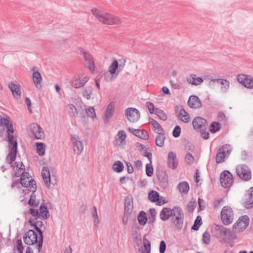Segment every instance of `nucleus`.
I'll list each match as a JSON object with an SVG mask.
<instances>
[{
    "label": "nucleus",
    "mask_w": 253,
    "mask_h": 253,
    "mask_svg": "<svg viewBox=\"0 0 253 253\" xmlns=\"http://www.w3.org/2000/svg\"><path fill=\"white\" fill-rule=\"evenodd\" d=\"M177 117L179 120L185 123H188L190 121L189 114L183 108L180 109Z\"/></svg>",
    "instance_id": "obj_34"
},
{
    "label": "nucleus",
    "mask_w": 253,
    "mask_h": 253,
    "mask_svg": "<svg viewBox=\"0 0 253 253\" xmlns=\"http://www.w3.org/2000/svg\"><path fill=\"white\" fill-rule=\"evenodd\" d=\"M137 219L140 225L144 226L148 221L146 212L143 211H141L137 216Z\"/></svg>",
    "instance_id": "obj_38"
},
{
    "label": "nucleus",
    "mask_w": 253,
    "mask_h": 253,
    "mask_svg": "<svg viewBox=\"0 0 253 253\" xmlns=\"http://www.w3.org/2000/svg\"><path fill=\"white\" fill-rule=\"evenodd\" d=\"M115 103L114 102H110L108 105L105 111V116L106 119H109L111 118L114 113L115 110Z\"/></svg>",
    "instance_id": "obj_33"
},
{
    "label": "nucleus",
    "mask_w": 253,
    "mask_h": 253,
    "mask_svg": "<svg viewBox=\"0 0 253 253\" xmlns=\"http://www.w3.org/2000/svg\"><path fill=\"white\" fill-rule=\"evenodd\" d=\"M239 83L248 88H253V78L249 75L240 74L237 76Z\"/></svg>",
    "instance_id": "obj_14"
},
{
    "label": "nucleus",
    "mask_w": 253,
    "mask_h": 253,
    "mask_svg": "<svg viewBox=\"0 0 253 253\" xmlns=\"http://www.w3.org/2000/svg\"><path fill=\"white\" fill-rule=\"evenodd\" d=\"M230 145L228 144H226L221 146V147L218 150V151H220L222 153L225 152V154L227 156H229L231 152V150L230 148Z\"/></svg>",
    "instance_id": "obj_48"
},
{
    "label": "nucleus",
    "mask_w": 253,
    "mask_h": 253,
    "mask_svg": "<svg viewBox=\"0 0 253 253\" xmlns=\"http://www.w3.org/2000/svg\"><path fill=\"white\" fill-rule=\"evenodd\" d=\"M146 106L149 111L150 114H153L155 113L156 109L154 104L151 102H147L146 103Z\"/></svg>",
    "instance_id": "obj_58"
},
{
    "label": "nucleus",
    "mask_w": 253,
    "mask_h": 253,
    "mask_svg": "<svg viewBox=\"0 0 253 253\" xmlns=\"http://www.w3.org/2000/svg\"><path fill=\"white\" fill-rule=\"evenodd\" d=\"M91 11L100 22L105 24L114 25L121 23V20L118 17L99 10L96 8L91 9Z\"/></svg>",
    "instance_id": "obj_2"
},
{
    "label": "nucleus",
    "mask_w": 253,
    "mask_h": 253,
    "mask_svg": "<svg viewBox=\"0 0 253 253\" xmlns=\"http://www.w3.org/2000/svg\"><path fill=\"white\" fill-rule=\"evenodd\" d=\"M133 228H135V230L132 234V237L133 240L135 242H136L137 244H141L142 242V238L141 236V232L140 231V228L137 225V223H135L134 225H133Z\"/></svg>",
    "instance_id": "obj_32"
},
{
    "label": "nucleus",
    "mask_w": 253,
    "mask_h": 253,
    "mask_svg": "<svg viewBox=\"0 0 253 253\" xmlns=\"http://www.w3.org/2000/svg\"><path fill=\"white\" fill-rule=\"evenodd\" d=\"M70 110L71 111L73 116L76 117L78 115V111L77 109L76 108V106L73 104H70L68 105Z\"/></svg>",
    "instance_id": "obj_63"
},
{
    "label": "nucleus",
    "mask_w": 253,
    "mask_h": 253,
    "mask_svg": "<svg viewBox=\"0 0 253 253\" xmlns=\"http://www.w3.org/2000/svg\"><path fill=\"white\" fill-rule=\"evenodd\" d=\"M119 63L118 61L117 60H115L111 65L109 66L108 70L107 71L109 72L112 75H118L119 73Z\"/></svg>",
    "instance_id": "obj_39"
},
{
    "label": "nucleus",
    "mask_w": 253,
    "mask_h": 253,
    "mask_svg": "<svg viewBox=\"0 0 253 253\" xmlns=\"http://www.w3.org/2000/svg\"><path fill=\"white\" fill-rule=\"evenodd\" d=\"M30 131L33 137L36 139H41L44 136L42 128L36 123L31 124L29 126Z\"/></svg>",
    "instance_id": "obj_19"
},
{
    "label": "nucleus",
    "mask_w": 253,
    "mask_h": 253,
    "mask_svg": "<svg viewBox=\"0 0 253 253\" xmlns=\"http://www.w3.org/2000/svg\"><path fill=\"white\" fill-rule=\"evenodd\" d=\"M187 103L188 106L193 109H199L202 107L200 98L195 95H192L189 97Z\"/></svg>",
    "instance_id": "obj_23"
},
{
    "label": "nucleus",
    "mask_w": 253,
    "mask_h": 253,
    "mask_svg": "<svg viewBox=\"0 0 253 253\" xmlns=\"http://www.w3.org/2000/svg\"><path fill=\"white\" fill-rule=\"evenodd\" d=\"M112 168L115 171L120 173L123 171L124 166L122 162L118 161L114 163Z\"/></svg>",
    "instance_id": "obj_40"
},
{
    "label": "nucleus",
    "mask_w": 253,
    "mask_h": 253,
    "mask_svg": "<svg viewBox=\"0 0 253 253\" xmlns=\"http://www.w3.org/2000/svg\"><path fill=\"white\" fill-rule=\"evenodd\" d=\"M30 224L34 227L35 230L38 233L39 235V239L37 240V248L38 250V252H40L41 249L42 247L43 241V233L41 229H40L38 226L36 225V222H32V220L30 219L29 221Z\"/></svg>",
    "instance_id": "obj_20"
},
{
    "label": "nucleus",
    "mask_w": 253,
    "mask_h": 253,
    "mask_svg": "<svg viewBox=\"0 0 253 253\" xmlns=\"http://www.w3.org/2000/svg\"><path fill=\"white\" fill-rule=\"evenodd\" d=\"M156 175L160 186L164 189H166L169 185V176L167 171L163 169H158L156 171Z\"/></svg>",
    "instance_id": "obj_13"
},
{
    "label": "nucleus",
    "mask_w": 253,
    "mask_h": 253,
    "mask_svg": "<svg viewBox=\"0 0 253 253\" xmlns=\"http://www.w3.org/2000/svg\"><path fill=\"white\" fill-rule=\"evenodd\" d=\"M85 111L87 116L93 119L96 117L95 109L93 107H89L88 108L85 109Z\"/></svg>",
    "instance_id": "obj_52"
},
{
    "label": "nucleus",
    "mask_w": 253,
    "mask_h": 253,
    "mask_svg": "<svg viewBox=\"0 0 253 253\" xmlns=\"http://www.w3.org/2000/svg\"><path fill=\"white\" fill-rule=\"evenodd\" d=\"M166 244L164 240L160 242L159 252L160 253H164L166 250Z\"/></svg>",
    "instance_id": "obj_64"
},
{
    "label": "nucleus",
    "mask_w": 253,
    "mask_h": 253,
    "mask_svg": "<svg viewBox=\"0 0 253 253\" xmlns=\"http://www.w3.org/2000/svg\"><path fill=\"white\" fill-rule=\"evenodd\" d=\"M92 93V88L90 86H87L85 88L83 92V95L87 99H89Z\"/></svg>",
    "instance_id": "obj_49"
},
{
    "label": "nucleus",
    "mask_w": 253,
    "mask_h": 253,
    "mask_svg": "<svg viewBox=\"0 0 253 253\" xmlns=\"http://www.w3.org/2000/svg\"><path fill=\"white\" fill-rule=\"evenodd\" d=\"M154 114H155L160 118V119L163 121H166L167 120V116L162 110L156 108Z\"/></svg>",
    "instance_id": "obj_45"
},
{
    "label": "nucleus",
    "mask_w": 253,
    "mask_h": 253,
    "mask_svg": "<svg viewBox=\"0 0 253 253\" xmlns=\"http://www.w3.org/2000/svg\"><path fill=\"white\" fill-rule=\"evenodd\" d=\"M124 212L126 215H130L133 209V202L131 196H127L125 198Z\"/></svg>",
    "instance_id": "obj_24"
},
{
    "label": "nucleus",
    "mask_w": 253,
    "mask_h": 253,
    "mask_svg": "<svg viewBox=\"0 0 253 253\" xmlns=\"http://www.w3.org/2000/svg\"><path fill=\"white\" fill-rule=\"evenodd\" d=\"M192 125L194 129L200 132L201 136L204 139L209 138L210 134L207 130L208 122L206 119L201 117H197L193 120Z\"/></svg>",
    "instance_id": "obj_3"
},
{
    "label": "nucleus",
    "mask_w": 253,
    "mask_h": 253,
    "mask_svg": "<svg viewBox=\"0 0 253 253\" xmlns=\"http://www.w3.org/2000/svg\"><path fill=\"white\" fill-rule=\"evenodd\" d=\"M88 80V77L84 75L75 76L70 82V84L72 87L80 88L83 87Z\"/></svg>",
    "instance_id": "obj_17"
},
{
    "label": "nucleus",
    "mask_w": 253,
    "mask_h": 253,
    "mask_svg": "<svg viewBox=\"0 0 253 253\" xmlns=\"http://www.w3.org/2000/svg\"><path fill=\"white\" fill-rule=\"evenodd\" d=\"M117 75L111 74L109 72L104 74V79L107 82H111L116 78Z\"/></svg>",
    "instance_id": "obj_56"
},
{
    "label": "nucleus",
    "mask_w": 253,
    "mask_h": 253,
    "mask_svg": "<svg viewBox=\"0 0 253 253\" xmlns=\"http://www.w3.org/2000/svg\"><path fill=\"white\" fill-rule=\"evenodd\" d=\"M202 240L206 245H209L211 242V235L210 234L207 232L205 231L202 235Z\"/></svg>",
    "instance_id": "obj_50"
},
{
    "label": "nucleus",
    "mask_w": 253,
    "mask_h": 253,
    "mask_svg": "<svg viewBox=\"0 0 253 253\" xmlns=\"http://www.w3.org/2000/svg\"><path fill=\"white\" fill-rule=\"evenodd\" d=\"M169 168L172 169H175L178 165V161L177 159L176 155L173 152L169 153L167 161Z\"/></svg>",
    "instance_id": "obj_22"
},
{
    "label": "nucleus",
    "mask_w": 253,
    "mask_h": 253,
    "mask_svg": "<svg viewBox=\"0 0 253 253\" xmlns=\"http://www.w3.org/2000/svg\"><path fill=\"white\" fill-rule=\"evenodd\" d=\"M143 243L144 249L146 251H149L151 252V243L149 240L146 238V235H145L143 237Z\"/></svg>",
    "instance_id": "obj_53"
},
{
    "label": "nucleus",
    "mask_w": 253,
    "mask_h": 253,
    "mask_svg": "<svg viewBox=\"0 0 253 253\" xmlns=\"http://www.w3.org/2000/svg\"><path fill=\"white\" fill-rule=\"evenodd\" d=\"M128 130L133 133V135L141 139L146 140L149 138V134L145 129H137L129 127Z\"/></svg>",
    "instance_id": "obj_25"
},
{
    "label": "nucleus",
    "mask_w": 253,
    "mask_h": 253,
    "mask_svg": "<svg viewBox=\"0 0 253 253\" xmlns=\"http://www.w3.org/2000/svg\"><path fill=\"white\" fill-rule=\"evenodd\" d=\"M7 132V139L8 142L9 152L6 156V160L11 162L15 161L17 153V142L15 137L10 133H13L14 129L13 126L10 127L6 128Z\"/></svg>",
    "instance_id": "obj_1"
},
{
    "label": "nucleus",
    "mask_w": 253,
    "mask_h": 253,
    "mask_svg": "<svg viewBox=\"0 0 253 253\" xmlns=\"http://www.w3.org/2000/svg\"><path fill=\"white\" fill-rule=\"evenodd\" d=\"M220 129V124L218 122H213L210 125V131L212 133H215Z\"/></svg>",
    "instance_id": "obj_47"
},
{
    "label": "nucleus",
    "mask_w": 253,
    "mask_h": 253,
    "mask_svg": "<svg viewBox=\"0 0 253 253\" xmlns=\"http://www.w3.org/2000/svg\"><path fill=\"white\" fill-rule=\"evenodd\" d=\"M176 209H171L169 208H164L161 211L160 216L161 220L166 221L169 219L170 217L172 216L173 213L174 212Z\"/></svg>",
    "instance_id": "obj_27"
},
{
    "label": "nucleus",
    "mask_w": 253,
    "mask_h": 253,
    "mask_svg": "<svg viewBox=\"0 0 253 253\" xmlns=\"http://www.w3.org/2000/svg\"><path fill=\"white\" fill-rule=\"evenodd\" d=\"M148 198L151 202L153 203H157V205L158 206H161L166 203L164 200L162 201H161L163 197H160L159 193L156 191H151L148 193Z\"/></svg>",
    "instance_id": "obj_21"
},
{
    "label": "nucleus",
    "mask_w": 253,
    "mask_h": 253,
    "mask_svg": "<svg viewBox=\"0 0 253 253\" xmlns=\"http://www.w3.org/2000/svg\"><path fill=\"white\" fill-rule=\"evenodd\" d=\"M250 223V218L247 215L240 216L238 220L233 225V229H236L237 227L239 228V231H244Z\"/></svg>",
    "instance_id": "obj_9"
},
{
    "label": "nucleus",
    "mask_w": 253,
    "mask_h": 253,
    "mask_svg": "<svg viewBox=\"0 0 253 253\" xmlns=\"http://www.w3.org/2000/svg\"><path fill=\"white\" fill-rule=\"evenodd\" d=\"M158 135L156 138V144L157 146L160 147H162L164 146V141L165 140L166 137L165 135V131L164 132H158Z\"/></svg>",
    "instance_id": "obj_36"
},
{
    "label": "nucleus",
    "mask_w": 253,
    "mask_h": 253,
    "mask_svg": "<svg viewBox=\"0 0 253 253\" xmlns=\"http://www.w3.org/2000/svg\"><path fill=\"white\" fill-rule=\"evenodd\" d=\"M220 84L223 85V88L225 89L224 91H226L229 88L230 83L228 80L226 79H222L221 82H220Z\"/></svg>",
    "instance_id": "obj_61"
},
{
    "label": "nucleus",
    "mask_w": 253,
    "mask_h": 253,
    "mask_svg": "<svg viewBox=\"0 0 253 253\" xmlns=\"http://www.w3.org/2000/svg\"><path fill=\"white\" fill-rule=\"evenodd\" d=\"M37 153L40 156H43L45 154V145L42 142L36 143Z\"/></svg>",
    "instance_id": "obj_42"
},
{
    "label": "nucleus",
    "mask_w": 253,
    "mask_h": 253,
    "mask_svg": "<svg viewBox=\"0 0 253 253\" xmlns=\"http://www.w3.org/2000/svg\"><path fill=\"white\" fill-rule=\"evenodd\" d=\"M39 211V213H40V216H41L44 219H47L49 218L50 216L49 211L47 207L44 205V203H42L40 205Z\"/></svg>",
    "instance_id": "obj_35"
},
{
    "label": "nucleus",
    "mask_w": 253,
    "mask_h": 253,
    "mask_svg": "<svg viewBox=\"0 0 253 253\" xmlns=\"http://www.w3.org/2000/svg\"><path fill=\"white\" fill-rule=\"evenodd\" d=\"M242 205L246 209L253 208V186L249 190L248 193L245 195L242 200Z\"/></svg>",
    "instance_id": "obj_16"
},
{
    "label": "nucleus",
    "mask_w": 253,
    "mask_h": 253,
    "mask_svg": "<svg viewBox=\"0 0 253 253\" xmlns=\"http://www.w3.org/2000/svg\"><path fill=\"white\" fill-rule=\"evenodd\" d=\"M23 241L27 245L36 244L38 239V235L35 230H29L23 236Z\"/></svg>",
    "instance_id": "obj_10"
},
{
    "label": "nucleus",
    "mask_w": 253,
    "mask_h": 253,
    "mask_svg": "<svg viewBox=\"0 0 253 253\" xmlns=\"http://www.w3.org/2000/svg\"><path fill=\"white\" fill-rule=\"evenodd\" d=\"M220 182L223 187L230 188L233 183V177L232 173L227 170L222 171L220 175Z\"/></svg>",
    "instance_id": "obj_8"
},
{
    "label": "nucleus",
    "mask_w": 253,
    "mask_h": 253,
    "mask_svg": "<svg viewBox=\"0 0 253 253\" xmlns=\"http://www.w3.org/2000/svg\"><path fill=\"white\" fill-rule=\"evenodd\" d=\"M71 141L73 143L72 148L75 153L80 154L83 150V144L79 136L71 135Z\"/></svg>",
    "instance_id": "obj_18"
},
{
    "label": "nucleus",
    "mask_w": 253,
    "mask_h": 253,
    "mask_svg": "<svg viewBox=\"0 0 253 253\" xmlns=\"http://www.w3.org/2000/svg\"><path fill=\"white\" fill-rule=\"evenodd\" d=\"M202 224V217L200 215H198L197 216V217L194 221V224L193 225V226L191 227V229L194 231H197L199 230L200 227L201 226V225Z\"/></svg>",
    "instance_id": "obj_43"
},
{
    "label": "nucleus",
    "mask_w": 253,
    "mask_h": 253,
    "mask_svg": "<svg viewBox=\"0 0 253 253\" xmlns=\"http://www.w3.org/2000/svg\"><path fill=\"white\" fill-rule=\"evenodd\" d=\"M30 213L34 217V220H37L39 218H40V213H39V210L38 209H35L33 208H31L29 209Z\"/></svg>",
    "instance_id": "obj_55"
},
{
    "label": "nucleus",
    "mask_w": 253,
    "mask_h": 253,
    "mask_svg": "<svg viewBox=\"0 0 253 253\" xmlns=\"http://www.w3.org/2000/svg\"><path fill=\"white\" fill-rule=\"evenodd\" d=\"M154 173V169L151 164L146 165V174L149 177H151Z\"/></svg>",
    "instance_id": "obj_57"
},
{
    "label": "nucleus",
    "mask_w": 253,
    "mask_h": 253,
    "mask_svg": "<svg viewBox=\"0 0 253 253\" xmlns=\"http://www.w3.org/2000/svg\"><path fill=\"white\" fill-rule=\"evenodd\" d=\"M37 185L30 188V190H29L30 192H32L30 198L28 202V204L29 206L33 207H37L39 204V201L36 200V196L35 192L37 190Z\"/></svg>",
    "instance_id": "obj_26"
},
{
    "label": "nucleus",
    "mask_w": 253,
    "mask_h": 253,
    "mask_svg": "<svg viewBox=\"0 0 253 253\" xmlns=\"http://www.w3.org/2000/svg\"><path fill=\"white\" fill-rule=\"evenodd\" d=\"M150 123L155 129H159L160 132H164V129L161 127L160 124L153 119L150 118Z\"/></svg>",
    "instance_id": "obj_51"
},
{
    "label": "nucleus",
    "mask_w": 253,
    "mask_h": 253,
    "mask_svg": "<svg viewBox=\"0 0 253 253\" xmlns=\"http://www.w3.org/2000/svg\"><path fill=\"white\" fill-rule=\"evenodd\" d=\"M174 209L176 210L173 213L171 221L177 229L180 230L183 224L184 213L181 208L178 206H174Z\"/></svg>",
    "instance_id": "obj_5"
},
{
    "label": "nucleus",
    "mask_w": 253,
    "mask_h": 253,
    "mask_svg": "<svg viewBox=\"0 0 253 253\" xmlns=\"http://www.w3.org/2000/svg\"><path fill=\"white\" fill-rule=\"evenodd\" d=\"M125 115L127 120L131 123L137 122L140 117L139 110L132 107L128 108L125 110Z\"/></svg>",
    "instance_id": "obj_11"
},
{
    "label": "nucleus",
    "mask_w": 253,
    "mask_h": 253,
    "mask_svg": "<svg viewBox=\"0 0 253 253\" xmlns=\"http://www.w3.org/2000/svg\"><path fill=\"white\" fill-rule=\"evenodd\" d=\"M8 87L14 98L17 99H19L20 97L21 94L20 85L19 84L12 83L9 84Z\"/></svg>",
    "instance_id": "obj_31"
},
{
    "label": "nucleus",
    "mask_w": 253,
    "mask_h": 253,
    "mask_svg": "<svg viewBox=\"0 0 253 253\" xmlns=\"http://www.w3.org/2000/svg\"><path fill=\"white\" fill-rule=\"evenodd\" d=\"M214 229L217 232L215 235L217 238L225 239L227 235L232 237L231 231L222 225H215Z\"/></svg>",
    "instance_id": "obj_15"
},
{
    "label": "nucleus",
    "mask_w": 253,
    "mask_h": 253,
    "mask_svg": "<svg viewBox=\"0 0 253 253\" xmlns=\"http://www.w3.org/2000/svg\"><path fill=\"white\" fill-rule=\"evenodd\" d=\"M78 50L80 54L83 56L84 60L86 62V66L90 71H94L95 64L92 56L82 47L79 48Z\"/></svg>",
    "instance_id": "obj_12"
},
{
    "label": "nucleus",
    "mask_w": 253,
    "mask_h": 253,
    "mask_svg": "<svg viewBox=\"0 0 253 253\" xmlns=\"http://www.w3.org/2000/svg\"><path fill=\"white\" fill-rule=\"evenodd\" d=\"M236 171L237 175L244 181H248L252 178L251 171L247 165L242 164L237 166Z\"/></svg>",
    "instance_id": "obj_7"
},
{
    "label": "nucleus",
    "mask_w": 253,
    "mask_h": 253,
    "mask_svg": "<svg viewBox=\"0 0 253 253\" xmlns=\"http://www.w3.org/2000/svg\"><path fill=\"white\" fill-rule=\"evenodd\" d=\"M169 83L171 84V86L174 88L176 89H179L181 88V84L180 82H178L177 83H175L173 81L170 80L169 81Z\"/></svg>",
    "instance_id": "obj_62"
},
{
    "label": "nucleus",
    "mask_w": 253,
    "mask_h": 253,
    "mask_svg": "<svg viewBox=\"0 0 253 253\" xmlns=\"http://www.w3.org/2000/svg\"><path fill=\"white\" fill-rule=\"evenodd\" d=\"M185 161L187 164L191 165L194 162V158L190 153H187L185 156Z\"/></svg>",
    "instance_id": "obj_54"
},
{
    "label": "nucleus",
    "mask_w": 253,
    "mask_h": 253,
    "mask_svg": "<svg viewBox=\"0 0 253 253\" xmlns=\"http://www.w3.org/2000/svg\"><path fill=\"white\" fill-rule=\"evenodd\" d=\"M118 135L119 136V138L120 140L121 143H122L123 141H124L126 137V133L125 131L123 130H119L118 132Z\"/></svg>",
    "instance_id": "obj_60"
},
{
    "label": "nucleus",
    "mask_w": 253,
    "mask_h": 253,
    "mask_svg": "<svg viewBox=\"0 0 253 253\" xmlns=\"http://www.w3.org/2000/svg\"><path fill=\"white\" fill-rule=\"evenodd\" d=\"M156 211L155 209H150L149 210V224L153 223L156 219Z\"/></svg>",
    "instance_id": "obj_46"
},
{
    "label": "nucleus",
    "mask_w": 253,
    "mask_h": 253,
    "mask_svg": "<svg viewBox=\"0 0 253 253\" xmlns=\"http://www.w3.org/2000/svg\"><path fill=\"white\" fill-rule=\"evenodd\" d=\"M177 187L180 192L184 194H187L189 190V184L185 181L180 182Z\"/></svg>",
    "instance_id": "obj_37"
},
{
    "label": "nucleus",
    "mask_w": 253,
    "mask_h": 253,
    "mask_svg": "<svg viewBox=\"0 0 253 253\" xmlns=\"http://www.w3.org/2000/svg\"><path fill=\"white\" fill-rule=\"evenodd\" d=\"M181 129L180 126H176L173 131H172V135L174 137L177 138L178 137L181 133Z\"/></svg>",
    "instance_id": "obj_59"
},
{
    "label": "nucleus",
    "mask_w": 253,
    "mask_h": 253,
    "mask_svg": "<svg viewBox=\"0 0 253 253\" xmlns=\"http://www.w3.org/2000/svg\"><path fill=\"white\" fill-rule=\"evenodd\" d=\"M187 82L189 84L194 85H198L204 82V80L201 77H197L195 74H191L187 78Z\"/></svg>",
    "instance_id": "obj_30"
},
{
    "label": "nucleus",
    "mask_w": 253,
    "mask_h": 253,
    "mask_svg": "<svg viewBox=\"0 0 253 253\" xmlns=\"http://www.w3.org/2000/svg\"><path fill=\"white\" fill-rule=\"evenodd\" d=\"M15 177L20 176V183L22 187L25 188H30L36 185V182L34 179L31 178L28 172L23 171L22 173L16 172L14 173Z\"/></svg>",
    "instance_id": "obj_4"
},
{
    "label": "nucleus",
    "mask_w": 253,
    "mask_h": 253,
    "mask_svg": "<svg viewBox=\"0 0 253 253\" xmlns=\"http://www.w3.org/2000/svg\"><path fill=\"white\" fill-rule=\"evenodd\" d=\"M225 152L222 153L220 151H217L216 157H215V161L217 164H219L224 162V159L227 156L225 154Z\"/></svg>",
    "instance_id": "obj_44"
},
{
    "label": "nucleus",
    "mask_w": 253,
    "mask_h": 253,
    "mask_svg": "<svg viewBox=\"0 0 253 253\" xmlns=\"http://www.w3.org/2000/svg\"><path fill=\"white\" fill-rule=\"evenodd\" d=\"M41 174L45 186L47 188H49L51 183V179L48 168L46 167H43Z\"/></svg>",
    "instance_id": "obj_28"
},
{
    "label": "nucleus",
    "mask_w": 253,
    "mask_h": 253,
    "mask_svg": "<svg viewBox=\"0 0 253 253\" xmlns=\"http://www.w3.org/2000/svg\"><path fill=\"white\" fill-rule=\"evenodd\" d=\"M32 80L33 82L38 89H41L42 85V77L39 71H34L32 74Z\"/></svg>",
    "instance_id": "obj_29"
},
{
    "label": "nucleus",
    "mask_w": 253,
    "mask_h": 253,
    "mask_svg": "<svg viewBox=\"0 0 253 253\" xmlns=\"http://www.w3.org/2000/svg\"><path fill=\"white\" fill-rule=\"evenodd\" d=\"M220 215L223 224L225 225H228L233 221L234 212L230 207L226 206L221 210Z\"/></svg>",
    "instance_id": "obj_6"
},
{
    "label": "nucleus",
    "mask_w": 253,
    "mask_h": 253,
    "mask_svg": "<svg viewBox=\"0 0 253 253\" xmlns=\"http://www.w3.org/2000/svg\"><path fill=\"white\" fill-rule=\"evenodd\" d=\"M5 162L6 163L9 164L10 165V167L12 168L13 169H14L15 168L17 170H19L20 172H21V170L25 171V166L23 165L22 162H20V167H19V165L18 164V162H15L14 164H13V162H11L10 163H9V161L6 160V158L5 159Z\"/></svg>",
    "instance_id": "obj_41"
}]
</instances>
